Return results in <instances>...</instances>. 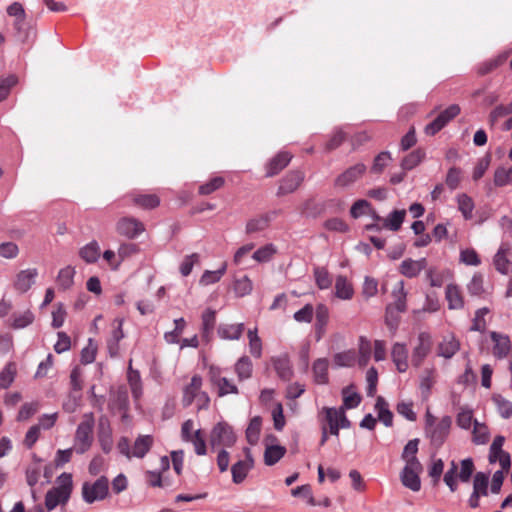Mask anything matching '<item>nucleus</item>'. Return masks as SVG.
Returning <instances> with one entry per match:
<instances>
[{
	"label": "nucleus",
	"instance_id": "f257e3e1",
	"mask_svg": "<svg viewBox=\"0 0 512 512\" xmlns=\"http://www.w3.org/2000/svg\"><path fill=\"white\" fill-rule=\"evenodd\" d=\"M73 489V480L70 473H62L56 479V486L47 491L45 507L48 511L57 506H64L69 501Z\"/></svg>",
	"mask_w": 512,
	"mask_h": 512
},
{
	"label": "nucleus",
	"instance_id": "f03ea898",
	"mask_svg": "<svg viewBox=\"0 0 512 512\" xmlns=\"http://www.w3.org/2000/svg\"><path fill=\"white\" fill-rule=\"evenodd\" d=\"M94 425L95 419L93 413H85L75 431L72 446L75 453L82 455L91 448L94 440Z\"/></svg>",
	"mask_w": 512,
	"mask_h": 512
},
{
	"label": "nucleus",
	"instance_id": "7ed1b4c3",
	"mask_svg": "<svg viewBox=\"0 0 512 512\" xmlns=\"http://www.w3.org/2000/svg\"><path fill=\"white\" fill-rule=\"evenodd\" d=\"M452 420L449 416H444L437 420L429 411L426 413L425 434L430 439L431 444L440 447L446 440Z\"/></svg>",
	"mask_w": 512,
	"mask_h": 512
},
{
	"label": "nucleus",
	"instance_id": "20e7f679",
	"mask_svg": "<svg viewBox=\"0 0 512 512\" xmlns=\"http://www.w3.org/2000/svg\"><path fill=\"white\" fill-rule=\"evenodd\" d=\"M201 386L202 378L194 375L190 384L184 389L182 402L185 407L190 406L193 401L197 402L198 409H202L208 404L209 398L206 393L200 391Z\"/></svg>",
	"mask_w": 512,
	"mask_h": 512
},
{
	"label": "nucleus",
	"instance_id": "39448f33",
	"mask_svg": "<svg viewBox=\"0 0 512 512\" xmlns=\"http://www.w3.org/2000/svg\"><path fill=\"white\" fill-rule=\"evenodd\" d=\"M7 14L9 16L15 17L14 27L17 30L18 38L22 42L29 41V39L35 35V32L32 28L26 27V14L21 3L13 2L11 5H9L7 7Z\"/></svg>",
	"mask_w": 512,
	"mask_h": 512
},
{
	"label": "nucleus",
	"instance_id": "423d86ee",
	"mask_svg": "<svg viewBox=\"0 0 512 512\" xmlns=\"http://www.w3.org/2000/svg\"><path fill=\"white\" fill-rule=\"evenodd\" d=\"M109 490L107 477L101 476L94 483L85 482L82 486V497L86 503L105 499Z\"/></svg>",
	"mask_w": 512,
	"mask_h": 512
},
{
	"label": "nucleus",
	"instance_id": "0eeeda50",
	"mask_svg": "<svg viewBox=\"0 0 512 512\" xmlns=\"http://www.w3.org/2000/svg\"><path fill=\"white\" fill-rule=\"evenodd\" d=\"M321 426L326 424V428L332 426H342L343 429L350 427V421L345 415L344 408L323 407L319 413Z\"/></svg>",
	"mask_w": 512,
	"mask_h": 512
},
{
	"label": "nucleus",
	"instance_id": "6e6552de",
	"mask_svg": "<svg viewBox=\"0 0 512 512\" xmlns=\"http://www.w3.org/2000/svg\"><path fill=\"white\" fill-rule=\"evenodd\" d=\"M460 113V107L452 104L442 111L431 123L426 125L424 131L427 135L433 136L444 128L452 119Z\"/></svg>",
	"mask_w": 512,
	"mask_h": 512
},
{
	"label": "nucleus",
	"instance_id": "1a4fd4ad",
	"mask_svg": "<svg viewBox=\"0 0 512 512\" xmlns=\"http://www.w3.org/2000/svg\"><path fill=\"white\" fill-rule=\"evenodd\" d=\"M422 471V465H405L400 473L402 485L413 492H418L421 489L420 474Z\"/></svg>",
	"mask_w": 512,
	"mask_h": 512
},
{
	"label": "nucleus",
	"instance_id": "9d476101",
	"mask_svg": "<svg viewBox=\"0 0 512 512\" xmlns=\"http://www.w3.org/2000/svg\"><path fill=\"white\" fill-rule=\"evenodd\" d=\"M365 172L366 166L363 163H357L338 175L334 181V185L341 189L347 188L360 179Z\"/></svg>",
	"mask_w": 512,
	"mask_h": 512
},
{
	"label": "nucleus",
	"instance_id": "9b49d317",
	"mask_svg": "<svg viewBox=\"0 0 512 512\" xmlns=\"http://www.w3.org/2000/svg\"><path fill=\"white\" fill-rule=\"evenodd\" d=\"M144 230L143 223L133 217H123L116 223V231L128 239L138 237Z\"/></svg>",
	"mask_w": 512,
	"mask_h": 512
},
{
	"label": "nucleus",
	"instance_id": "f8f14e48",
	"mask_svg": "<svg viewBox=\"0 0 512 512\" xmlns=\"http://www.w3.org/2000/svg\"><path fill=\"white\" fill-rule=\"evenodd\" d=\"M431 347L432 339L430 334L421 332L418 335L417 344L415 345L411 356V362L415 367H419L422 364L423 360L430 353Z\"/></svg>",
	"mask_w": 512,
	"mask_h": 512
},
{
	"label": "nucleus",
	"instance_id": "ddd939ff",
	"mask_svg": "<svg viewBox=\"0 0 512 512\" xmlns=\"http://www.w3.org/2000/svg\"><path fill=\"white\" fill-rule=\"evenodd\" d=\"M511 245L509 243H502L494 255L493 264L495 269L503 274L507 275L512 272V261L510 260Z\"/></svg>",
	"mask_w": 512,
	"mask_h": 512
},
{
	"label": "nucleus",
	"instance_id": "4468645a",
	"mask_svg": "<svg viewBox=\"0 0 512 512\" xmlns=\"http://www.w3.org/2000/svg\"><path fill=\"white\" fill-rule=\"evenodd\" d=\"M493 345L492 353L497 359L506 358L512 349L511 340L508 335L496 331L490 332Z\"/></svg>",
	"mask_w": 512,
	"mask_h": 512
},
{
	"label": "nucleus",
	"instance_id": "2eb2a0df",
	"mask_svg": "<svg viewBox=\"0 0 512 512\" xmlns=\"http://www.w3.org/2000/svg\"><path fill=\"white\" fill-rule=\"evenodd\" d=\"M303 180L304 174L301 171H290L281 179L277 190V196L293 193L302 184Z\"/></svg>",
	"mask_w": 512,
	"mask_h": 512
},
{
	"label": "nucleus",
	"instance_id": "dca6fc26",
	"mask_svg": "<svg viewBox=\"0 0 512 512\" xmlns=\"http://www.w3.org/2000/svg\"><path fill=\"white\" fill-rule=\"evenodd\" d=\"M224 425L219 422L211 432L210 442L217 453V463L221 472H224Z\"/></svg>",
	"mask_w": 512,
	"mask_h": 512
},
{
	"label": "nucleus",
	"instance_id": "f3484780",
	"mask_svg": "<svg viewBox=\"0 0 512 512\" xmlns=\"http://www.w3.org/2000/svg\"><path fill=\"white\" fill-rule=\"evenodd\" d=\"M253 465V458L250 455V451L247 449L245 459L238 461L231 468L233 483L241 484L246 478L248 472L252 469Z\"/></svg>",
	"mask_w": 512,
	"mask_h": 512
},
{
	"label": "nucleus",
	"instance_id": "a211bd4d",
	"mask_svg": "<svg viewBox=\"0 0 512 512\" xmlns=\"http://www.w3.org/2000/svg\"><path fill=\"white\" fill-rule=\"evenodd\" d=\"M427 267L426 258H421L419 260H414L412 258H407L401 262L399 265V272L407 277V278H415L417 277L423 270Z\"/></svg>",
	"mask_w": 512,
	"mask_h": 512
},
{
	"label": "nucleus",
	"instance_id": "6ab92c4d",
	"mask_svg": "<svg viewBox=\"0 0 512 512\" xmlns=\"http://www.w3.org/2000/svg\"><path fill=\"white\" fill-rule=\"evenodd\" d=\"M392 297L394 299V303L386 308V320L388 324V317L392 313L393 309H396L398 312H404L406 310L407 293L404 288V281H399L395 285L392 291Z\"/></svg>",
	"mask_w": 512,
	"mask_h": 512
},
{
	"label": "nucleus",
	"instance_id": "aec40b11",
	"mask_svg": "<svg viewBox=\"0 0 512 512\" xmlns=\"http://www.w3.org/2000/svg\"><path fill=\"white\" fill-rule=\"evenodd\" d=\"M123 319H115L113 322V330L111 336L107 341V347L110 356L115 357L119 353V342L124 338V332L122 330Z\"/></svg>",
	"mask_w": 512,
	"mask_h": 512
},
{
	"label": "nucleus",
	"instance_id": "412c9836",
	"mask_svg": "<svg viewBox=\"0 0 512 512\" xmlns=\"http://www.w3.org/2000/svg\"><path fill=\"white\" fill-rule=\"evenodd\" d=\"M292 155L288 152H280L266 165V176L272 177L282 171L291 161Z\"/></svg>",
	"mask_w": 512,
	"mask_h": 512
},
{
	"label": "nucleus",
	"instance_id": "4be33fe9",
	"mask_svg": "<svg viewBox=\"0 0 512 512\" xmlns=\"http://www.w3.org/2000/svg\"><path fill=\"white\" fill-rule=\"evenodd\" d=\"M392 360L401 373L408 369V351L404 344L395 343L391 352Z\"/></svg>",
	"mask_w": 512,
	"mask_h": 512
},
{
	"label": "nucleus",
	"instance_id": "5701e85b",
	"mask_svg": "<svg viewBox=\"0 0 512 512\" xmlns=\"http://www.w3.org/2000/svg\"><path fill=\"white\" fill-rule=\"evenodd\" d=\"M509 55H510V52L505 51V52L498 54L494 58H491V59H488V60L482 62L477 68L478 75L484 76L486 74L491 73L498 67L502 66L507 61Z\"/></svg>",
	"mask_w": 512,
	"mask_h": 512
},
{
	"label": "nucleus",
	"instance_id": "b1692460",
	"mask_svg": "<svg viewBox=\"0 0 512 512\" xmlns=\"http://www.w3.org/2000/svg\"><path fill=\"white\" fill-rule=\"evenodd\" d=\"M354 296L352 283L344 275H338L335 281V297L341 300H351Z\"/></svg>",
	"mask_w": 512,
	"mask_h": 512
},
{
	"label": "nucleus",
	"instance_id": "393cba45",
	"mask_svg": "<svg viewBox=\"0 0 512 512\" xmlns=\"http://www.w3.org/2000/svg\"><path fill=\"white\" fill-rule=\"evenodd\" d=\"M445 298L448 302L449 309H462L464 300L460 288L457 285L449 284L445 290Z\"/></svg>",
	"mask_w": 512,
	"mask_h": 512
},
{
	"label": "nucleus",
	"instance_id": "a878e982",
	"mask_svg": "<svg viewBox=\"0 0 512 512\" xmlns=\"http://www.w3.org/2000/svg\"><path fill=\"white\" fill-rule=\"evenodd\" d=\"M316 323L315 330L317 340H320L325 333L326 326L329 321V309L324 304H318L315 310Z\"/></svg>",
	"mask_w": 512,
	"mask_h": 512
},
{
	"label": "nucleus",
	"instance_id": "bb28decb",
	"mask_svg": "<svg viewBox=\"0 0 512 512\" xmlns=\"http://www.w3.org/2000/svg\"><path fill=\"white\" fill-rule=\"evenodd\" d=\"M460 348L459 341L452 335L444 337L438 345V355L451 358Z\"/></svg>",
	"mask_w": 512,
	"mask_h": 512
},
{
	"label": "nucleus",
	"instance_id": "cd10ccee",
	"mask_svg": "<svg viewBox=\"0 0 512 512\" xmlns=\"http://www.w3.org/2000/svg\"><path fill=\"white\" fill-rule=\"evenodd\" d=\"M127 380L132 393V396L135 400H139L143 394L142 380L138 370H134L129 365L127 372Z\"/></svg>",
	"mask_w": 512,
	"mask_h": 512
},
{
	"label": "nucleus",
	"instance_id": "c85d7f7f",
	"mask_svg": "<svg viewBox=\"0 0 512 512\" xmlns=\"http://www.w3.org/2000/svg\"><path fill=\"white\" fill-rule=\"evenodd\" d=\"M38 272L35 268L22 270L17 275L16 287L22 292H26L34 284Z\"/></svg>",
	"mask_w": 512,
	"mask_h": 512
},
{
	"label": "nucleus",
	"instance_id": "c756f323",
	"mask_svg": "<svg viewBox=\"0 0 512 512\" xmlns=\"http://www.w3.org/2000/svg\"><path fill=\"white\" fill-rule=\"evenodd\" d=\"M419 439L409 440L405 445L401 458L405 465H422L418 460L416 454L418 452Z\"/></svg>",
	"mask_w": 512,
	"mask_h": 512
},
{
	"label": "nucleus",
	"instance_id": "7c9ffc66",
	"mask_svg": "<svg viewBox=\"0 0 512 512\" xmlns=\"http://www.w3.org/2000/svg\"><path fill=\"white\" fill-rule=\"evenodd\" d=\"M274 214L275 213H269L250 219L246 225V232L251 234L265 230L269 226Z\"/></svg>",
	"mask_w": 512,
	"mask_h": 512
},
{
	"label": "nucleus",
	"instance_id": "2f4dec72",
	"mask_svg": "<svg viewBox=\"0 0 512 512\" xmlns=\"http://www.w3.org/2000/svg\"><path fill=\"white\" fill-rule=\"evenodd\" d=\"M153 438L150 435H140L134 442L132 456L143 458L151 449Z\"/></svg>",
	"mask_w": 512,
	"mask_h": 512
},
{
	"label": "nucleus",
	"instance_id": "473e14b6",
	"mask_svg": "<svg viewBox=\"0 0 512 512\" xmlns=\"http://www.w3.org/2000/svg\"><path fill=\"white\" fill-rule=\"evenodd\" d=\"M490 439V431L486 424L474 421L472 442L476 445H485Z\"/></svg>",
	"mask_w": 512,
	"mask_h": 512
},
{
	"label": "nucleus",
	"instance_id": "72a5a7b5",
	"mask_svg": "<svg viewBox=\"0 0 512 512\" xmlns=\"http://www.w3.org/2000/svg\"><path fill=\"white\" fill-rule=\"evenodd\" d=\"M79 256L87 263H94L100 257V246L93 240L83 246L79 251Z\"/></svg>",
	"mask_w": 512,
	"mask_h": 512
},
{
	"label": "nucleus",
	"instance_id": "f704fd0d",
	"mask_svg": "<svg viewBox=\"0 0 512 512\" xmlns=\"http://www.w3.org/2000/svg\"><path fill=\"white\" fill-rule=\"evenodd\" d=\"M273 365L280 378L285 381H288L292 378V366L287 356H281L273 359Z\"/></svg>",
	"mask_w": 512,
	"mask_h": 512
},
{
	"label": "nucleus",
	"instance_id": "c9c22d12",
	"mask_svg": "<svg viewBox=\"0 0 512 512\" xmlns=\"http://www.w3.org/2000/svg\"><path fill=\"white\" fill-rule=\"evenodd\" d=\"M375 409L378 413V419L387 427L393 423V414L389 410V405L385 399L379 396L376 400Z\"/></svg>",
	"mask_w": 512,
	"mask_h": 512
},
{
	"label": "nucleus",
	"instance_id": "e433bc0d",
	"mask_svg": "<svg viewBox=\"0 0 512 512\" xmlns=\"http://www.w3.org/2000/svg\"><path fill=\"white\" fill-rule=\"evenodd\" d=\"M328 360L319 358L313 363V375L318 384H326L328 382Z\"/></svg>",
	"mask_w": 512,
	"mask_h": 512
},
{
	"label": "nucleus",
	"instance_id": "4c0bfd02",
	"mask_svg": "<svg viewBox=\"0 0 512 512\" xmlns=\"http://www.w3.org/2000/svg\"><path fill=\"white\" fill-rule=\"evenodd\" d=\"M33 460L34 462L26 469V481L30 487H33L38 483L42 471L41 459L34 454Z\"/></svg>",
	"mask_w": 512,
	"mask_h": 512
},
{
	"label": "nucleus",
	"instance_id": "58836bf2",
	"mask_svg": "<svg viewBox=\"0 0 512 512\" xmlns=\"http://www.w3.org/2000/svg\"><path fill=\"white\" fill-rule=\"evenodd\" d=\"M222 368L220 366L211 365L209 367V380L217 389L218 396H224V377L222 376Z\"/></svg>",
	"mask_w": 512,
	"mask_h": 512
},
{
	"label": "nucleus",
	"instance_id": "ea45409f",
	"mask_svg": "<svg viewBox=\"0 0 512 512\" xmlns=\"http://www.w3.org/2000/svg\"><path fill=\"white\" fill-rule=\"evenodd\" d=\"M493 182L496 187L512 185V165L510 167H498L494 172Z\"/></svg>",
	"mask_w": 512,
	"mask_h": 512
},
{
	"label": "nucleus",
	"instance_id": "a19ab883",
	"mask_svg": "<svg viewBox=\"0 0 512 512\" xmlns=\"http://www.w3.org/2000/svg\"><path fill=\"white\" fill-rule=\"evenodd\" d=\"M406 212L405 210H394L383 221V226L392 231H398L404 221Z\"/></svg>",
	"mask_w": 512,
	"mask_h": 512
},
{
	"label": "nucleus",
	"instance_id": "79ce46f5",
	"mask_svg": "<svg viewBox=\"0 0 512 512\" xmlns=\"http://www.w3.org/2000/svg\"><path fill=\"white\" fill-rule=\"evenodd\" d=\"M372 214L373 217L377 220H380V217L376 215L375 211L371 208V205L368 201L361 199L354 202L350 209V214L353 218H359L365 214Z\"/></svg>",
	"mask_w": 512,
	"mask_h": 512
},
{
	"label": "nucleus",
	"instance_id": "37998d69",
	"mask_svg": "<svg viewBox=\"0 0 512 512\" xmlns=\"http://www.w3.org/2000/svg\"><path fill=\"white\" fill-rule=\"evenodd\" d=\"M286 453V448L280 445L267 446L264 453L266 465L276 464Z\"/></svg>",
	"mask_w": 512,
	"mask_h": 512
},
{
	"label": "nucleus",
	"instance_id": "c03bdc74",
	"mask_svg": "<svg viewBox=\"0 0 512 512\" xmlns=\"http://www.w3.org/2000/svg\"><path fill=\"white\" fill-rule=\"evenodd\" d=\"M344 411L357 407L361 402V396L354 391L352 386L345 387L342 390Z\"/></svg>",
	"mask_w": 512,
	"mask_h": 512
},
{
	"label": "nucleus",
	"instance_id": "a18cd8bd",
	"mask_svg": "<svg viewBox=\"0 0 512 512\" xmlns=\"http://www.w3.org/2000/svg\"><path fill=\"white\" fill-rule=\"evenodd\" d=\"M75 269L71 266L62 268L57 276V283L63 290L69 289L74 283Z\"/></svg>",
	"mask_w": 512,
	"mask_h": 512
},
{
	"label": "nucleus",
	"instance_id": "49530a36",
	"mask_svg": "<svg viewBox=\"0 0 512 512\" xmlns=\"http://www.w3.org/2000/svg\"><path fill=\"white\" fill-rule=\"evenodd\" d=\"M313 273L316 285L319 289L324 290L330 288L332 285V277L326 268L315 267Z\"/></svg>",
	"mask_w": 512,
	"mask_h": 512
},
{
	"label": "nucleus",
	"instance_id": "de8ad7c7",
	"mask_svg": "<svg viewBox=\"0 0 512 512\" xmlns=\"http://www.w3.org/2000/svg\"><path fill=\"white\" fill-rule=\"evenodd\" d=\"M233 291L238 297H243L245 295L250 294L252 291L251 280L246 275H242L239 278H235L233 281Z\"/></svg>",
	"mask_w": 512,
	"mask_h": 512
},
{
	"label": "nucleus",
	"instance_id": "09e8293b",
	"mask_svg": "<svg viewBox=\"0 0 512 512\" xmlns=\"http://www.w3.org/2000/svg\"><path fill=\"white\" fill-rule=\"evenodd\" d=\"M260 431H261V418L257 416V417H254L251 419V421L246 429V438H247V441L251 445H255L258 442L259 436H260Z\"/></svg>",
	"mask_w": 512,
	"mask_h": 512
},
{
	"label": "nucleus",
	"instance_id": "8fccbe9b",
	"mask_svg": "<svg viewBox=\"0 0 512 512\" xmlns=\"http://www.w3.org/2000/svg\"><path fill=\"white\" fill-rule=\"evenodd\" d=\"M458 209L465 219L472 218L474 210V202L467 194H460L457 196Z\"/></svg>",
	"mask_w": 512,
	"mask_h": 512
},
{
	"label": "nucleus",
	"instance_id": "3c124183",
	"mask_svg": "<svg viewBox=\"0 0 512 512\" xmlns=\"http://www.w3.org/2000/svg\"><path fill=\"white\" fill-rule=\"evenodd\" d=\"M16 375V366L9 362L0 372V389L8 388L14 381Z\"/></svg>",
	"mask_w": 512,
	"mask_h": 512
},
{
	"label": "nucleus",
	"instance_id": "603ef678",
	"mask_svg": "<svg viewBox=\"0 0 512 512\" xmlns=\"http://www.w3.org/2000/svg\"><path fill=\"white\" fill-rule=\"evenodd\" d=\"M488 483L489 478L488 475L483 472H478L474 476L473 481V492L477 493L481 496H487L488 495Z\"/></svg>",
	"mask_w": 512,
	"mask_h": 512
},
{
	"label": "nucleus",
	"instance_id": "864d4df0",
	"mask_svg": "<svg viewBox=\"0 0 512 512\" xmlns=\"http://www.w3.org/2000/svg\"><path fill=\"white\" fill-rule=\"evenodd\" d=\"M34 314L30 310H26L23 313L20 314H14L13 315V322L12 327L14 329H23L34 321Z\"/></svg>",
	"mask_w": 512,
	"mask_h": 512
},
{
	"label": "nucleus",
	"instance_id": "5fc2aeb1",
	"mask_svg": "<svg viewBox=\"0 0 512 512\" xmlns=\"http://www.w3.org/2000/svg\"><path fill=\"white\" fill-rule=\"evenodd\" d=\"M493 402L497 407L498 413L505 419L512 416V402L508 401L501 395L493 396Z\"/></svg>",
	"mask_w": 512,
	"mask_h": 512
},
{
	"label": "nucleus",
	"instance_id": "6e6d98bb",
	"mask_svg": "<svg viewBox=\"0 0 512 512\" xmlns=\"http://www.w3.org/2000/svg\"><path fill=\"white\" fill-rule=\"evenodd\" d=\"M425 153L422 150H415L408 154L401 162L404 170H411L423 160Z\"/></svg>",
	"mask_w": 512,
	"mask_h": 512
},
{
	"label": "nucleus",
	"instance_id": "4d7b16f0",
	"mask_svg": "<svg viewBox=\"0 0 512 512\" xmlns=\"http://www.w3.org/2000/svg\"><path fill=\"white\" fill-rule=\"evenodd\" d=\"M250 353L256 358H260L262 354V342L257 334V328L248 331Z\"/></svg>",
	"mask_w": 512,
	"mask_h": 512
},
{
	"label": "nucleus",
	"instance_id": "13d9d810",
	"mask_svg": "<svg viewBox=\"0 0 512 512\" xmlns=\"http://www.w3.org/2000/svg\"><path fill=\"white\" fill-rule=\"evenodd\" d=\"M356 361V355L353 350L337 353L334 356V363L339 367H351Z\"/></svg>",
	"mask_w": 512,
	"mask_h": 512
},
{
	"label": "nucleus",
	"instance_id": "bf43d9fd",
	"mask_svg": "<svg viewBox=\"0 0 512 512\" xmlns=\"http://www.w3.org/2000/svg\"><path fill=\"white\" fill-rule=\"evenodd\" d=\"M235 371L240 379H247L252 373V363L248 357H241L235 365Z\"/></svg>",
	"mask_w": 512,
	"mask_h": 512
},
{
	"label": "nucleus",
	"instance_id": "052dcab7",
	"mask_svg": "<svg viewBox=\"0 0 512 512\" xmlns=\"http://www.w3.org/2000/svg\"><path fill=\"white\" fill-rule=\"evenodd\" d=\"M359 359H358V363L361 367H364L367 365L369 359H370V354H371V344H370V341L367 340L366 338L364 337H360V340H359Z\"/></svg>",
	"mask_w": 512,
	"mask_h": 512
},
{
	"label": "nucleus",
	"instance_id": "680f3d73",
	"mask_svg": "<svg viewBox=\"0 0 512 512\" xmlns=\"http://www.w3.org/2000/svg\"><path fill=\"white\" fill-rule=\"evenodd\" d=\"M462 180V170L457 167H451L446 175L445 183L451 189L455 190L459 187Z\"/></svg>",
	"mask_w": 512,
	"mask_h": 512
},
{
	"label": "nucleus",
	"instance_id": "e2e57ef3",
	"mask_svg": "<svg viewBox=\"0 0 512 512\" xmlns=\"http://www.w3.org/2000/svg\"><path fill=\"white\" fill-rule=\"evenodd\" d=\"M458 470L457 463L453 460L450 463V467L447 470V472L444 475V482L449 487L451 492H455L458 488L457 480H456V473Z\"/></svg>",
	"mask_w": 512,
	"mask_h": 512
},
{
	"label": "nucleus",
	"instance_id": "0e129e2a",
	"mask_svg": "<svg viewBox=\"0 0 512 512\" xmlns=\"http://www.w3.org/2000/svg\"><path fill=\"white\" fill-rule=\"evenodd\" d=\"M134 203L143 208L151 209L157 207L160 203V200L154 194H146L135 197Z\"/></svg>",
	"mask_w": 512,
	"mask_h": 512
},
{
	"label": "nucleus",
	"instance_id": "69168bd1",
	"mask_svg": "<svg viewBox=\"0 0 512 512\" xmlns=\"http://www.w3.org/2000/svg\"><path fill=\"white\" fill-rule=\"evenodd\" d=\"M489 313V309L486 307L480 308L475 312L473 324L471 326L472 331L483 332L486 329L485 316Z\"/></svg>",
	"mask_w": 512,
	"mask_h": 512
},
{
	"label": "nucleus",
	"instance_id": "338daca9",
	"mask_svg": "<svg viewBox=\"0 0 512 512\" xmlns=\"http://www.w3.org/2000/svg\"><path fill=\"white\" fill-rule=\"evenodd\" d=\"M460 261L470 266H479L481 264L477 252L472 248L464 249L460 252Z\"/></svg>",
	"mask_w": 512,
	"mask_h": 512
},
{
	"label": "nucleus",
	"instance_id": "774afa93",
	"mask_svg": "<svg viewBox=\"0 0 512 512\" xmlns=\"http://www.w3.org/2000/svg\"><path fill=\"white\" fill-rule=\"evenodd\" d=\"M512 114V102L507 105H499L489 115V122L494 125L499 118Z\"/></svg>",
	"mask_w": 512,
	"mask_h": 512
}]
</instances>
